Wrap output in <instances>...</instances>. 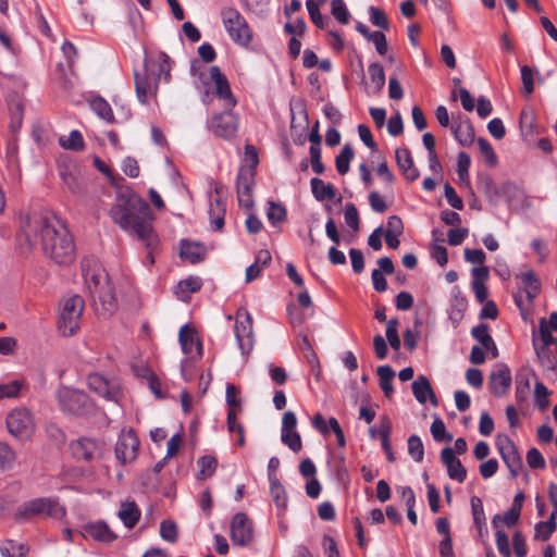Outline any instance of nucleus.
Returning <instances> with one entry per match:
<instances>
[{"instance_id": "1", "label": "nucleus", "mask_w": 557, "mask_h": 557, "mask_svg": "<svg viewBox=\"0 0 557 557\" xmlns=\"http://www.w3.org/2000/svg\"><path fill=\"white\" fill-rule=\"evenodd\" d=\"M22 251L29 252L38 247L53 262L69 265L76 256L75 243L65 222L54 214L26 216L17 234Z\"/></svg>"}, {"instance_id": "2", "label": "nucleus", "mask_w": 557, "mask_h": 557, "mask_svg": "<svg viewBox=\"0 0 557 557\" xmlns=\"http://www.w3.org/2000/svg\"><path fill=\"white\" fill-rule=\"evenodd\" d=\"M110 216L125 233L136 237L145 247H153L159 237L153 228L154 216L148 202L133 191L116 196L110 209Z\"/></svg>"}, {"instance_id": "3", "label": "nucleus", "mask_w": 557, "mask_h": 557, "mask_svg": "<svg viewBox=\"0 0 557 557\" xmlns=\"http://www.w3.org/2000/svg\"><path fill=\"white\" fill-rule=\"evenodd\" d=\"M171 63L169 55L160 52L146 61L143 72H135L136 95L141 103H147L156 96L161 79L166 83L170 81Z\"/></svg>"}, {"instance_id": "4", "label": "nucleus", "mask_w": 557, "mask_h": 557, "mask_svg": "<svg viewBox=\"0 0 557 557\" xmlns=\"http://www.w3.org/2000/svg\"><path fill=\"white\" fill-rule=\"evenodd\" d=\"M84 277L97 310H101L102 314L112 313L116 307V298L108 273L97 267L86 270Z\"/></svg>"}, {"instance_id": "5", "label": "nucleus", "mask_w": 557, "mask_h": 557, "mask_svg": "<svg viewBox=\"0 0 557 557\" xmlns=\"http://www.w3.org/2000/svg\"><path fill=\"white\" fill-rule=\"evenodd\" d=\"M85 302L78 295L63 298L59 305L58 330L61 335L70 337L81 327Z\"/></svg>"}, {"instance_id": "6", "label": "nucleus", "mask_w": 557, "mask_h": 557, "mask_svg": "<svg viewBox=\"0 0 557 557\" xmlns=\"http://www.w3.org/2000/svg\"><path fill=\"white\" fill-rule=\"evenodd\" d=\"M220 14L230 38L239 46H249L252 41L253 33L244 15L233 7L222 9Z\"/></svg>"}, {"instance_id": "7", "label": "nucleus", "mask_w": 557, "mask_h": 557, "mask_svg": "<svg viewBox=\"0 0 557 557\" xmlns=\"http://www.w3.org/2000/svg\"><path fill=\"white\" fill-rule=\"evenodd\" d=\"M65 515V510L55 500L51 498L40 497L22 504L14 513L17 522H25L34 517L49 516L61 518Z\"/></svg>"}, {"instance_id": "8", "label": "nucleus", "mask_w": 557, "mask_h": 557, "mask_svg": "<svg viewBox=\"0 0 557 557\" xmlns=\"http://www.w3.org/2000/svg\"><path fill=\"white\" fill-rule=\"evenodd\" d=\"M57 399L62 411L75 416L86 414L94 407L92 401L84 392L67 386L59 387Z\"/></svg>"}, {"instance_id": "9", "label": "nucleus", "mask_w": 557, "mask_h": 557, "mask_svg": "<svg viewBox=\"0 0 557 557\" xmlns=\"http://www.w3.org/2000/svg\"><path fill=\"white\" fill-rule=\"evenodd\" d=\"M87 384L91 392L102 397L107 401L120 403L123 397V389L119 379L107 377L100 373H90L87 377Z\"/></svg>"}, {"instance_id": "10", "label": "nucleus", "mask_w": 557, "mask_h": 557, "mask_svg": "<svg viewBox=\"0 0 557 557\" xmlns=\"http://www.w3.org/2000/svg\"><path fill=\"white\" fill-rule=\"evenodd\" d=\"M5 423L9 433L21 441L30 438L35 431L34 417L26 408L20 407L10 411Z\"/></svg>"}, {"instance_id": "11", "label": "nucleus", "mask_w": 557, "mask_h": 557, "mask_svg": "<svg viewBox=\"0 0 557 557\" xmlns=\"http://www.w3.org/2000/svg\"><path fill=\"white\" fill-rule=\"evenodd\" d=\"M519 278L521 280L522 288L513 294V300L524 318L534 298L537 297L541 292V283L532 270L523 272Z\"/></svg>"}, {"instance_id": "12", "label": "nucleus", "mask_w": 557, "mask_h": 557, "mask_svg": "<svg viewBox=\"0 0 557 557\" xmlns=\"http://www.w3.org/2000/svg\"><path fill=\"white\" fill-rule=\"evenodd\" d=\"M496 447L511 476H518L522 469V459L513 442L507 435H498Z\"/></svg>"}, {"instance_id": "13", "label": "nucleus", "mask_w": 557, "mask_h": 557, "mask_svg": "<svg viewBox=\"0 0 557 557\" xmlns=\"http://www.w3.org/2000/svg\"><path fill=\"white\" fill-rule=\"evenodd\" d=\"M256 173L252 168L240 166L236 181L237 199L242 208L247 210L253 206L252 189Z\"/></svg>"}, {"instance_id": "14", "label": "nucleus", "mask_w": 557, "mask_h": 557, "mask_svg": "<svg viewBox=\"0 0 557 557\" xmlns=\"http://www.w3.org/2000/svg\"><path fill=\"white\" fill-rule=\"evenodd\" d=\"M139 441L132 430H122L115 444V456L121 463L132 462L136 459Z\"/></svg>"}, {"instance_id": "15", "label": "nucleus", "mask_w": 557, "mask_h": 557, "mask_svg": "<svg viewBox=\"0 0 557 557\" xmlns=\"http://www.w3.org/2000/svg\"><path fill=\"white\" fill-rule=\"evenodd\" d=\"M490 389L497 397L505 396L511 386V372L507 364L497 363L490 374Z\"/></svg>"}, {"instance_id": "16", "label": "nucleus", "mask_w": 557, "mask_h": 557, "mask_svg": "<svg viewBox=\"0 0 557 557\" xmlns=\"http://www.w3.org/2000/svg\"><path fill=\"white\" fill-rule=\"evenodd\" d=\"M232 542L239 546L248 545L252 540V525L246 515L236 513L231 523Z\"/></svg>"}, {"instance_id": "17", "label": "nucleus", "mask_w": 557, "mask_h": 557, "mask_svg": "<svg viewBox=\"0 0 557 557\" xmlns=\"http://www.w3.org/2000/svg\"><path fill=\"white\" fill-rule=\"evenodd\" d=\"M210 78L214 84V92L215 95L224 101V106L228 108H234L237 103L226 76L221 72L220 67L213 65L210 67Z\"/></svg>"}, {"instance_id": "18", "label": "nucleus", "mask_w": 557, "mask_h": 557, "mask_svg": "<svg viewBox=\"0 0 557 557\" xmlns=\"http://www.w3.org/2000/svg\"><path fill=\"white\" fill-rule=\"evenodd\" d=\"M235 336L243 354H249L253 346L252 320L248 313L238 314L235 322Z\"/></svg>"}, {"instance_id": "19", "label": "nucleus", "mask_w": 557, "mask_h": 557, "mask_svg": "<svg viewBox=\"0 0 557 557\" xmlns=\"http://www.w3.org/2000/svg\"><path fill=\"white\" fill-rule=\"evenodd\" d=\"M211 129L219 137L232 138L237 131V117L230 110L216 114L211 121Z\"/></svg>"}, {"instance_id": "20", "label": "nucleus", "mask_w": 557, "mask_h": 557, "mask_svg": "<svg viewBox=\"0 0 557 557\" xmlns=\"http://www.w3.org/2000/svg\"><path fill=\"white\" fill-rule=\"evenodd\" d=\"M178 341L185 355L191 359L201 358L202 345L193 327L187 324L183 325L180 330Z\"/></svg>"}, {"instance_id": "21", "label": "nucleus", "mask_w": 557, "mask_h": 557, "mask_svg": "<svg viewBox=\"0 0 557 557\" xmlns=\"http://www.w3.org/2000/svg\"><path fill=\"white\" fill-rule=\"evenodd\" d=\"M71 450L76 459L91 461L101 456V445L92 440L83 437L71 444Z\"/></svg>"}, {"instance_id": "22", "label": "nucleus", "mask_w": 557, "mask_h": 557, "mask_svg": "<svg viewBox=\"0 0 557 557\" xmlns=\"http://www.w3.org/2000/svg\"><path fill=\"white\" fill-rule=\"evenodd\" d=\"M441 460L447 468L448 476L462 483L467 478V470L461 461L455 456V451L450 447H445L441 451Z\"/></svg>"}, {"instance_id": "23", "label": "nucleus", "mask_w": 557, "mask_h": 557, "mask_svg": "<svg viewBox=\"0 0 557 557\" xmlns=\"http://www.w3.org/2000/svg\"><path fill=\"white\" fill-rule=\"evenodd\" d=\"M82 535L101 543H111L116 539V534L103 521L87 523L83 528Z\"/></svg>"}, {"instance_id": "24", "label": "nucleus", "mask_w": 557, "mask_h": 557, "mask_svg": "<svg viewBox=\"0 0 557 557\" xmlns=\"http://www.w3.org/2000/svg\"><path fill=\"white\" fill-rule=\"evenodd\" d=\"M395 159L397 166L406 181L414 182L418 180L420 173L413 163L409 149L397 148L395 151Z\"/></svg>"}, {"instance_id": "25", "label": "nucleus", "mask_w": 557, "mask_h": 557, "mask_svg": "<svg viewBox=\"0 0 557 557\" xmlns=\"http://www.w3.org/2000/svg\"><path fill=\"white\" fill-rule=\"evenodd\" d=\"M450 128L460 145L469 146L472 144L474 139V129L467 117H462L461 115L454 117Z\"/></svg>"}, {"instance_id": "26", "label": "nucleus", "mask_w": 557, "mask_h": 557, "mask_svg": "<svg viewBox=\"0 0 557 557\" xmlns=\"http://www.w3.org/2000/svg\"><path fill=\"white\" fill-rule=\"evenodd\" d=\"M370 82L366 84V90L369 95H377L385 85V73L383 66L379 63H371L368 66Z\"/></svg>"}, {"instance_id": "27", "label": "nucleus", "mask_w": 557, "mask_h": 557, "mask_svg": "<svg viewBox=\"0 0 557 557\" xmlns=\"http://www.w3.org/2000/svg\"><path fill=\"white\" fill-rule=\"evenodd\" d=\"M412 393L420 404H425L428 398L431 400L433 405L437 404V399L432 389L430 381L424 375H420L416 381H413Z\"/></svg>"}, {"instance_id": "28", "label": "nucleus", "mask_w": 557, "mask_h": 557, "mask_svg": "<svg viewBox=\"0 0 557 557\" xmlns=\"http://www.w3.org/2000/svg\"><path fill=\"white\" fill-rule=\"evenodd\" d=\"M206 252V247L201 244L188 240L181 242L180 257L190 263L201 261L205 258Z\"/></svg>"}, {"instance_id": "29", "label": "nucleus", "mask_w": 557, "mask_h": 557, "mask_svg": "<svg viewBox=\"0 0 557 557\" xmlns=\"http://www.w3.org/2000/svg\"><path fill=\"white\" fill-rule=\"evenodd\" d=\"M468 307V300L458 287H454L451 292L449 318L454 322H459Z\"/></svg>"}, {"instance_id": "30", "label": "nucleus", "mask_w": 557, "mask_h": 557, "mask_svg": "<svg viewBox=\"0 0 557 557\" xmlns=\"http://www.w3.org/2000/svg\"><path fill=\"white\" fill-rule=\"evenodd\" d=\"M117 516L126 528L132 529L140 518V510L135 502H124L121 504Z\"/></svg>"}, {"instance_id": "31", "label": "nucleus", "mask_w": 557, "mask_h": 557, "mask_svg": "<svg viewBox=\"0 0 557 557\" xmlns=\"http://www.w3.org/2000/svg\"><path fill=\"white\" fill-rule=\"evenodd\" d=\"M311 191L318 201L331 200L335 197L336 190L332 184H326L318 177L310 181Z\"/></svg>"}, {"instance_id": "32", "label": "nucleus", "mask_w": 557, "mask_h": 557, "mask_svg": "<svg viewBox=\"0 0 557 557\" xmlns=\"http://www.w3.org/2000/svg\"><path fill=\"white\" fill-rule=\"evenodd\" d=\"M492 525L496 530V546L503 557H511L508 535L500 529V515H495L492 519Z\"/></svg>"}, {"instance_id": "33", "label": "nucleus", "mask_w": 557, "mask_h": 557, "mask_svg": "<svg viewBox=\"0 0 557 557\" xmlns=\"http://www.w3.org/2000/svg\"><path fill=\"white\" fill-rule=\"evenodd\" d=\"M89 106L92 112H95L100 119L107 123H114V114L109 102L100 97L96 96L89 100Z\"/></svg>"}, {"instance_id": "34", "label": "nucleus", "mask_w": 557, "mask_h": 557, "mask_svg": "<svg viewBox=\"0 0 557 557\" xmlns=\"http://www.w3.org/2000/svg\"><path fill=\"white\" fill-rule=\"evenodd\" d=\"M472 336L482 345V348H493V358L498 356V349L490 335L488 326L484 323L474 326L471 331Z\"/></svg>"}, {"instance_id": "35", "label": "nucleus", "mask_w": 557, "mask_h": 557, "mask_svg": "<svg viewBox=\"0 0 557 557\" xmlns=\"http://www.w3.org/2000/svg\"><path fill=\"white\" fill-rule=\"evenodd\" d=\"M26 387L25 380H13L9 383L0 384V403L4 399H16L21 392Z\"/></svg>"}, {"instance_id": "36", "label": "nucleus", "mask_w": 557, "mask_h": 557, "mask_svg": "<svg viewBox=\"0 0 557 557\" xmlns=\"http://www.w3.org/2000/svg\"><path fill=\"white\" fill-rule=\"evenodd\" d=\"M28 552L27 544L13 540H7L0 546V553L3 557H26Z\"/></svg>"}, {"instance_id": "37", "label": "nucleus", "mask_w": 557, "mask_h": 557, "mask_svg": "<svg viewBox=\"0 0 557 557\" xmlns=\"http://www.w3.org/2000/svg\"><path fill=\"white\" fill-rule=\"evenodd\" d=\"M379 379H380V386L386 397H391L394 393L393 387V379L395 376V371L389 366H380L376 370Z\"/></svg>"}, {"instance_id": "38", "label": "nucleus", "mask_w": 557, "mask_h": 557, "mask_svg": "<svg viewBox=\"0 0 557 557\" xmlns=\"http://www.w3.org/2000/svg\"><path fill=\"white\" fill-rule=\"evenodd\" d=\"M355 152L350 145L346 144L335 159L336 170L341 175L349 171V163L354 159Z\"/></svg>"}, {"instance_id": "39", "label": "nucleus", "mask_w": 557, "mask_h": 557, "mask_svg": "<svg viewBox=\"0 0 557 557\" xmlns=\"http://www.w3.org/2000/svg\"><path fill=\"white\" fill-rule=\"evenodd\" d=\"M61 147L74 151H79L84 148V139L78 131H72L69 136H62L59 138Z\"/></svg>"}, {"instance_id": "40", "label": "nucleus", "mask_w": 557, "mask_h": 557, "mask_svg": "<svg viewBox=\"0 0 557 557\" xmlns=\"http://www.w3.org/2000/svg\"><path fill=\"white\" fill-rule=\"evenodd\" d=\"M531 389L530 380L527 374L516 376V399L519 404L527 400Z\"/></svg>"}, {"instance_id": "41", "label": "nucleus", "mask_w": 557, "mask_h": 557, "mask_svg": "<svg viewBox=\"0 0 557 557\" xmlns=\"http://www.w3.org/2000/svg\"><path fill=\"white\" fill-rule=\"evenodd\" d=\"M63 186L72 194L79 195L84 191L82 181L71 172H61Z\"/></svg>"}, {"instance_id": "42", "label": "nucleus", "mask_w": 557, "mask_h": 557, "mask_svg": "<svg viewBox=\"0 0 557 557\" xmlns=\"http://www.w3.org/2000/svg\"><path fill=\"white\" fill-rule=\"evenodd\" d=\"M267 216L269 222L272 225H277L285 221L286 219V209L284 206L276 203L274 201L269 202V208L267 212Z\"/></svg>"}, {"instance_id": "43", "label": "nucleus", "mask_w": 557, "mask_h": 557, "mask_svg": "<svg viewBox=\"0 0 557 557\" xmlns=\"http://www.w3.org/2000/svg\"><path fill=\"white\" fill-rule=\"evenodd\" d=\"M408 454L417 462H421L424 457V447L421 438L418 435H411L407 442Z\"/></svg>"}, {"instance_id": "44", "label": "nucleus", "mask_w": 557, "mask_h": 557, "mask_svg": "<svg viewBox=\"0 0 557 557\" xmlns=\"http://www.w3.org/2000/svg\"><path fill=\"white\" fill-rule=\"evenodd\" d=\"M557 528V522L553 521V519H548L547 521H541L535 524V539L541 541H547L552 534L555 532Z\"/></svg>"}, {"instance_id": "45", "label": "nucleus", "mask_w": 557, "mask_h": 557, "mask_svg": "<svg viewBox=\"0 0 557 557\" xmlns=\"http://www.w3.org/2000/svg\"><path fill=\"white\" fill-rule=\"evenodd\" d=\"M218 460L213 456H203L198 460L199 476L201 479L210 478L216 469Z\"/></svg>"}, {"instance_id": "46", "label": "nucleus", "mask_w": 557, "mask_h": 557, "mask_svg": "<svg viewBox=\"0 0 557 557\" xmlns=\"http://www.w3.org/2000/svg\"><path fill=\"white\" fill-rule=\"evenodd\" d=\"M271 496L278 508L287 506V495L283 485L277 480H271Z\"/></svg>"}, {"instance_id": "47", "label": "nucleus", "mask_w": 557, "mask_h": 557, "mask_svg": "<svg viewBox=\"0 0 557 557\" xmlns=\"http://www.w3.org/2000/svg\"><path fill=\"white\" fill-rule=\"evenodd\" d=\"M471 511L473 517V522L475 527H485V513L483 504L480 497L473 496L471 497Z\"/></svg>"}, {"instance_id": "48", "label": "nucleus", "mask_w": 557, "mask_h": 557, "mask_svg": "<svg viewBox=\"0 0 557 557\" xmlns=\"http://www.w3.org/2000/svg\"><path fill=\"white\" fill-rule=\"evenodd\" d=\"M397 327H398V321L396 319H391L389 321H387L386 337H387V341H388L391 347L394 350H399L400 345H401Z\"/></svg>"}, {"instance_id": "49", "label": "nucleus", "mask_w": 557, "mask_h": 557, "mask_svg": "<svg viewBox=\"0 0 557 557\" xmlns=\"http://www.w3.org/2000/svg\"><path fill=\"white\" fill-rule=\"evenodd\" d=\"M15 461V453L5 443L0 442V470L12 468Z\"/></svg>"}, {"instance_id": "50", "label": "nucleus", "mask_w": 557, "mask_h": 557, "mask_svg": "<svg viewBox=\"0 0 557 557\" xmlns=\"http://www.w3.org/2000/svg\"><path fill=\"white\" fill-rule=\"evenodd\" d=\"M539 333L540 336L536 337L539 339L540 345L548 346L552 345L556 346L557 339L552 335V331L548 330L547 320L545 318H542L539 323Z\"/></svg>"}, {"instance_id": "51", "label": "nucleus", "mask_w": 557, "mask_h": 557, "mask_svg": "<svg viewBox=\"0 0 557 557\" xmlns=\"http://www.w3.org/2000/svg\"><path fill=\"white\" fill-rule=\"evenodd\" d=\"M282 442L293 451L298 453L302 448L301 437L297 431L282 432Z\"/></svg>"}, {"instance_id": "52", "label": "nucleus", "mask_w": 557, "mask_h": 557, "mask_svg": "<svg viewBox=\"0 0 557 557\" xmlns=\"http://www.w3.org/2000/svg\"><path fill=\"white\" fill-rule=\"evenodd\" d=\"M431 433L436 442H450L453 440V435L446 433L445 424L440 418H435L432 422Z\"/></svg>"}, {"instance_id": "53", "label": "nucleus", "mask_w": 557, "mask_h": 557, "mask_svg": "<svg viewBox=\"0 0 557 557\" xmlns=\"http://www.w3.org/2000/svg\"><path fill=\"white\" fill-rule=\"evenodd\" d=\"M478 146L486 163L490 166H495L497 164V156L491 144L485 138H479Z\"/></svg>"}, {"instance_id": "54", "label": "nucleus", "mask_w": 557, "mask_h": 557, "mask_svg": "<svg viewBox=\"0 0 557 557\" xmlns=\"http://www.w3.org/2000/svg\"><path fill=\"white\" fill-rule=\"evenodd\" d=\"M161 537L170 543L177 541V525L171 520H164L160 525Z\"/></svg>"}, {"instance_id": "55", "label": "nucleus", "mask_w": 557, "mask_h": 557, "mask_svg": "<svg viewBox=\"0 0 557 557\" xmlns=\"http://www.w3.org/2000/svg\"><path fill=\"white\" fill-rule=\"evenodd\" d=\"M210 212L216 213V216L213 218L211 221L212 230L221 231L224 225V213H225L224 205L220 200H216L214 206L211 205Z\"/></svg>"}, {"instance_id": "56", "label": "nucleus", "mask_w": 557, "mask_h": 557, "mask_svg": "<svg viewBox=\"0 0 557 557\" xmlns=\"http://www.w3.org/2000/svg\"><path fill=\"white\" fill-rule=\"evenodd\" d=\"M332 14L342 24L349 22V12L344 0H332Z\"/></svg>"}, {"instance_id": "57", "label": "nucleus", "mask_w": 557, "mask_h": 557, "mask_svg": "<svg viewBox=\"0 0 557 557\" xmlns=\"http://www.w3.org/2000/svg\"><path fill=\"white\" fill-rule=\"evenodd\" d=\"M369 13H370V21L374 26H377V27L386 29V30L389 28V23H388L387 16L383 10H381L376 7H370Z\"/></svg>"}, {"instance_id": "58", "label": "nucleus", "mask_w": 557, "mask_h": 557, "mask_svg": "<svg viewBox=\"0 0 557 557\" xmlns=\"http://www.w3.org/2000/svg\"><path fill=\"white\" fill-rule=\"evenodd\" d=\"M534 396H535L536 405L539 406V408L541 410H544L548 407L549 392L543 383L537 382L535 384Z\"/></svg>"}, {"instance_id": "59", "label": "nucleus", "mask_w": 557, "mask_h": 557, "mask_svg": "<svg viewBox=\"0 0 557 557\" xmlns=\"http://www.w3.org/2000/svg\"><path fill=\"white\" fill-rule=\"evenodd\" d=\"M344 218L346 224L352 228L354 231L359 230L360 220H359V213L354 203H347L345 207Z\"/></svg>"}, {"instance_id": "60", "label": "nucleus", "mask_w": 557, "mask_h": 557, "mask_svg": "<svg viewBox=\"0 0 557 557\" xmlns=\"http://www.w3.org/2000/svg\"><path fill=\"white\" fill-rule=\"evenodd\" d=\"M521 72V81L523 85V91L525 95H531L534 91V72L528 66L523 65L520 69Z\"/></svg>"}, {"instance_id": "61", "label": "nucleus", "mask_w": 557, "mask_h": 557, "mask_svg": "<svg viewBox=\"0 0 557 557\" xmlns=\"http://www.w3.org/2000/svg\"><path fill=\"white\" fill-rule=\"evenodd\" d=\"M306 7L312 23L319 28H324L325 23L320 12L319 4L313 0H307Z\"/></svg>"}, {"instance_id": "62", "label": "nucleus", "mask_w": 557, "mask_h": 557, "mask_svg": "<svg viewBox=\"0 0 557 557\" xmlns=\"http://www.w3.org/2000/svg\"><path fill=\"white\" fill-rule=\"evenodd\" d=\"M533 346H534L536 356L543 366H549L553 363V358H552L548 346L544 347L543 345H540V342H539V339H536L535 336L533 337Z\"/></svg>"}, {"instance_id": "63", "label": "nucleus", "mask_w": 557, "mask_h": 557, "mask_svg": "<svg viewBox=\"0 0 557 557\" xmlns=\"http://www.w3.org/2000/svg\"><path fill=\"white\" fill-rule=\"evenodd\" d=\"M444 195L447 200V202L457 210H461L463 208L462 199L457 195L454 187L446 183L444 186Z\"/></svg>"}, {"instance_id": "64", "label": "nucleus", "mask_w": 557, "mask_h": 557, "mask_svg": "<svg viewBox=\"0 0 557 557\" xmlns=\"http://www.w3.org/2000/svg\"><path fill=\"white\" fill-rule=\"evenodd\" d=\"M201 285H202V282L199 277L189 276L185 280H182L178 283V288L182 292H186V293H197L198 290H200Z\"/></svg>"}]
</instances>
